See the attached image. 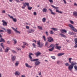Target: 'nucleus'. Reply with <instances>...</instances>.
Here are the masks:
<instances>
[{"mask_svg":"<svg viewBox=\"0 0 77 77\" xmlns=\"http://www.w3.org/2000/svg\"><path fill=\"white\" fill-rule=\"evenodd\" d=\"M22 4L23 5V6L25 7H26V6L28 7V10H29L30 11L32 9V7H30V6L29 5V3L28 2H25L24 3L23 2Z\"/></svg>","mask_w":77,"mask_h":77,"instance_id":"nucleus-1","label":"nucleus"},{"mask_svg":"<svg viewBox=\"0 0 77 77\" xmlns=\"http://www.w3.org/2000/svg\"><path fill=\"white\" fill-rule=\"evenodd\" d=\"M31 55H32V56H33V54L31 53H29V59H30L31 62H34V61H35V60H38V59H34L32 60V57L31 56Z\"/></svg>","mask_w":77,"mask_h":77,"instance_id":"nucleus-2","label":"nucleus"},{"mask_svg":"<svg viewBox=\"0 0 77 77\" xmlns=\"http://www.w3.org/2000/svg\"><path fill=\"white\" fill-rule=\"evenodd\" d=\"M69 27H70L71 29L72 30L74 31L75 32H77V30L75 29V28H74V27L71 24H69Z\"/></svg>","mask_w":77,"mask_h":77,"instance_id":"nucleus-3","label":"nucleus"},{"mask_svg":"<svg viewBox=\"0 0 77 77\" xmlns=\"http://www.w3.org/2000/svg\"><path fill=\"white\" fill-rule=\"evenodd\" d=\"M71 60H72V58H69V61L70 63H71L73 66L74 65H77V63H76V62L75 61H72L71 62Z\"/></svg>","mask_w":77,"mask_h":77,"instance_id":"nucleus-4","label":"nucleus"},{"mask_svg":"<svg viewBox=\"0 0 77 77\" xmlns=\"http://www.w3.org/2000/svg\"><path fill=\"white\" fill-rule=\"evenodd\" d=\"M38 59L37 60H35L34 61H36V62L35 63V65H36L37 66H38V65H40V63H41V62L39 61V59Z\"/></svg>","mask_w":77,"mask_h":77,"instance_id":"nucleus-5","label":"nucleus"},{"mask_svg":"<svg viewBox=\"0 0 77 77\" xmlns=\"http://www.w3.org/2000/svg\"><path fill=\"white\" fill-rule=\"evenodd\" d=\"M48 39V41L49 42H53L54 40L52 37L50 36L47 38Z\"/></svg>","mask_w":77,"mask_h":77,"instance_id":"nucleus-6","label":"nucleus"},{"mask_svg":"<svg viewBox=\"0 0 77 77\" xmlns=\"http://www.w3.org/2000/svg\"><path fill=\"white\" fill-rule=\"evenodd\" d=\"M74 66L71 63V65H69L68 67L69 70H70V71H71L72 69H73V68Z\"/></svg>","mask_w":77,"mask_h":77,"instance_id":"nucleus-7","label":"nucleus"},{"mask_svg":"<svg viewBox=\"0 0 77 77\" xmlns=\"http://www.w3.org/2000/svg\"><path fill=\"white\" fill-rule=\"evenodd\" d=\"M37 44L38 45V47L40 48H41L42 46L43 45V44L42 43L40 44V40L37 41Z\"/></svg>","mask_w":77,"mask_h":77,"instance_id":"nucleus-8","label":"nucleus"},{"mask_svg":"<svg viewBox=\"0 0 77 77\" xmlns=\"http://www.w3.org/2000/svg\"><path fill=\"white\" fill-rule=\"evenodd\" d=\"M74 41L75 42V45L74 46V47L75 48H77V38H75Z\"/></svg>","mask_w":77,"mask_h":77,"instance_id":"nucleus-9","label":"nucleus"},{"mask_svg":"<svg viewBox=\"0 0 77 77\" xmlns=\"http://www.w3.org/2000/svg\"><path fill=\"white\" fill-rule=\"evenodd\" d=\"M8 16L10 18H11V19H12L13 21H14V22H17V19L16 18H14V17L13 16H11L10 15L8 14Z\"/></svg>","mask_w":77,"mask_h":77,"instance_id":"nucleus-10","label":"nucleus"},{"mask_svg":"<svg viewBox=\"0 0 77 77\" xmlns=\"http://www.w3.org/2000/svg\"><path fill=\"white\" fill-rule=\"evenodd\" d=\"M27 32L29 33H33L34 32H35V30H34L33 29H32L31 28L30 29H29Z\"/></svg>","mask_w":77,"mask_h":77,"instance_id":"nucleus-11","label":"nucleus"},{"mask_svg":"<svg viewBox=\"0 0 77 77\" xmlns=\"http://www.w3.org/2000/svg\"><path fill=\"white\" fill-rule=\"evenodd\" d=\"M2 22H3L2 25L4 26H7V22H5V21L4 20H2Z\"/></svg>","mask_w":77,"mask_h":77,"instance_id":"nucleus-12","label":"nucleus"},{"mask_svg":"<svg viewBox=\"0 0 77 77\" xmlns=\"http://www.w3.org/2000/svg\"><path fill=\"white\" fill-rule=\"evenodd\" d=\"M35 54L37 57L39 56V55L41 54V53L39 52V51H38L36 53H35Z\"/></svg>","mask_w":77,"mask_h":77,"instance_id":"nucleus-13","label":"nucleus"},{"mask_svg":"<svg viewBox=\"0 0 77 77\" xmlns=\"http://www.w3.org/2000/svg\"><path fill=\"white\" fill-rule=\"evenodd\" d=\"M16 59V56H12L11 57V60L12 62H14Z\"/></svg>","mask_w":77,"mask_h":77,"instance_id":"nucleus-14","label":"nucleus"},{"mask_svg":"<svg viewBox=\"0 0 77 77\" xmlns=\"http://www.w3.org/2000/svg\"><path fill=\"white\" fill-rule=\"evenodd\" d=\"M11 28L13 30H14V31H15V32H16L17 33H19V34H20V32L16 30V29L14 28L13 27H11Z\"/></svg>","mask_w":77,"mask_h":77,"instance_id":"nucleus-15","label":"nucleus"},{"mask_svg":"<svg viewBox=\"0 0 77 77\" xmlns=\"http://www.w3.org/2000/svg\"><path fill=\"white\" fill-rule=\"evenodd\" d=\"M9 49H10V48L8 47H7L6 49L5 50V53H8V51L9 50Z\"/></svg>","mask_w":77,"mask_h":77,"instance_id":"nucleus-16","label":"nucleus"},{"mask_svg":"<svg viewBox=\"0 0 77 77\" xmlns=\"http://www.w3.org/2000/svg\"><path fill=\"white\" fill-rule=\"evenodd\" d=\"M25 65L26 66V67H27V68H31L32 67V66H30L29 65V64L27 63H25Z\"/></svg>","mask_w":77,"mask_h":77,"instance_id":"nucleus-17","label":"nucleus"},{"mask_svg":"<svg viewBox=\"0 0 77 77\" xmlns=\"http://www.w3.org/2000/svg\"><path fill=\"white\" fill-rule=\"evenodd\" d=\"M15 75H19L20 74V72L18 71H16L14 73Z\"/></svg>","mask_w":77,"mask_h":77,"instance_id":"nucleus-18","label":"nucleus"},{"mask_svg":"<svg viewBox=\"0 0 77 77\" xmlns=\"http://www.w3.org/2000/svg\"><path fill=\"white\" fill-rule=\"evenodd\" d=\"M7 33L8 34H11V30L9 29H7Z\"/></svg>","mask_w":77,"mask_h":77,"instance_id":"nucleus-19","label":"nucleus"},{"mask_svg":"<svg viewBox=\"0 0 77 77\" xmlns=\"http://www.w3.org/2000/svg\"><path fill=\"white\" fill-rule=\"evenodd\" d=\"M61 33H63V32H65V33H66L67 32L66 30L65 29H62V30L61 31Z\"/></svg>","mask_w":77,"mask_h":77,"instance_id":"nucleus-20","label":"nucleus"},{"mask_svg":"<svg viewBox=\"0 0 77 77\" xmlns=\"http://www.w3.org/2000/svg\"><path fill=\"white\" fill-rule=\"evenodd\" d=\"M49 10L50 11L51 13V14H52V15H55V13H54L53 12V11H52V10L51 9H49Z\"/></svg>","mask_w":77,"mask_h":77,"instance_id":"nucleus-21","label":"nucleus"},{"mask_svg":"<svg viewBox=\"0 0 77 77\" xmlns=\"http://www.w3.org/2000/svg\"><path fill=\"white\" fill-rule=\"evenodd\" d=\"M54 46H53V47H52V48H51L49 49V51H53V50H54Z\"/></svg>","mask_w":77,"mask_h":77,"instance_id":"nucleus-22","label":"nucleus"},{"mask_svg":"<svg viewBox=\"0 0 77 77\" xmlns=\"http://www.w3.org/2000/svg\"><path fill=\"white\" fill-rule=\"evenodd\" d=\"M65 54V53H60L58 54V56H62V55H63Z\"/></svg>","mask_w":77,"mask_h":77,"instance_id":"nucleus-23","label":"nucleus"},{"mask_svg":"<svg viewBox=\"0 0 77 77\" xmlns=\"http://www.w3.org/2000/svg\"><path fill=\"white\" fill-rule=\"evenodd\" d=\"M51 29L52 30H54V31H57V29L56 28H51Z\"/></svg>","mask_w":77,"mask_h":77,"instance_id":"nucleus-24","label":"nucleus"},{"mask_svg":"<svg viewBox=\"0 0 77 77\" xmlns=\"http://www.w3.org/2000/svg\"><path fill=\"white\" fill-rule=\"evenodd\" d=\"M37 27L38 29H39V30H42V26H38Z\"/></svg>","mask_w":77,"mask_h":77,"instance_id":"nucleus-25","label":"nucleus"},{"mask_svg":"<svg viewBox=\"0 0 77 77\" xmlns=\"http://www.w3.org/2000/svg\"><path fill=\"white\" fill-rule=\"evenodd\" d=\"M73 15L74 16H76L77 17V12L75 11L73 12Z\"/></svg>","mask_w":77,"mask_h":77,"instance_id":"nucleus-26","label":"nucleus"},{"mask_svg":"<svg viewBox=\"0 0 77 77\" xmlns=\"http://www.w3.org/2000/svg\"><path fill=\"white\" fill-rule=\"evenodd\" d=\"M56 12H58V13H60V14H62V11H59V10H57V9H56Z\"/></svg>","mask_w":77,"mask_h":77,"instance_id":"nucleus-27","label":"nucleus"},{"mask_svg":"<svg viewBox=\"0 0 77 77\" xmlns=\"http://www.w3.org/2000/svg\"><path fill=\"white\" fill-rule=\"evenodd\" d=\"M57 47H56V49H57L58 50H60V48H61V46H57Z\"/></svg>","mask_w":77,"mask_h":77,"instance_id":"nucleus-28","label":"nucleus"},{"mask_svg":"<svg viewBox=\"0 0 77 77\" xmlns=\"http://www.w3.org/2000/svg\"><path fill=\"white\" fill-rule=\"evenodd\" d=\"M19 61H17L15 63V66H18L19 64Z\"/></svg>","mask_w":77,"mask_h":77,"instance_id":"nucleus-29","label":"nucleus"},{"mask_svg":"<svg viewBox=\"0 0 77 77\" xmlns=\"http://www.w3.org/2000/svg\"><path fill=\"white\" fill-rule=\"evenodd\" d=\"M47 9L45 8H44L43 9L42 11L43 12H47Z\"/></svg>","mask_w":77,"mask_h":77,"instance_id":"nucleus-30","label":"nucleus"},{"mask_svg":"<svg viewBox=\"0 0 77 77\" xmlns=\"http://www.w3.org/2000/svg\"><path fill=\"white\" fill-rule=\"evenodd\" d=\"M60 36H62V37L66 38V36H65V35L64 34H63L62 33H60Z\"/></svg>","mask_w":77,"mask_h":77,"instance_id":"nucleus-31","label":"nucleus"},{"mask_svg":"<svg viewBox=\"0 0 77 77\" xmlns=\"http://www.w3.org/2000/svg\"><path fill=\"white\" fill-rule=\"evenodd\" d=\"M0 45L3 48V49H5V47H4V46H3V43H1L0 44Z\"/></svg>","mask_w":77,"mask_h":77,"instance_id":"nucleus-32","label":"nucleus"},{"mask_svg":"<svg viewBox=\"0 0 77 77\" xmlns=\"http://www.w3.org/2000/svg\"><path fill=\"white\" fill-rule=\"evenodd\" d=\"M51 6L52 7V8H54V9H58L59 8H58L57 7H56L54 6L53 5H51Z\"/></svg>","mask_w":77,"mask_h":77,"instance_id":"nucleus-33","label":"nucleus"},{"mask_svg":"<svg viewBox=\"0 0 77 77\" xmlns=\"http://www.w3.org/2000/svg\"><path fill=\"white\" fill-rule=\"evenodd\" d=\"M69 33L70 35H75V33L71 32H69Z\"/></svg>","mask_w":77,"mask_h":77,"instance_id":"nucleus-34","label":"nucleus"},{"mask_svg":"<svg viewBox=\"0 0 77 77\" xmlns=\"http://www.w3.org/2000/svg\"><path fill=\"white\" fill-rule=\"evenodd\" d=\"M13 41H14L15 44H17V40H16V39H15V38H13Z\"/></svg>","mask_w":77,"mask_h":77,"instance_id":"nucleus-35","label":"nucleus"},{"mask_svg":"<svg viewBox=\"0 0 77 77\" xmlns=\"http://www.w3.org/2000/svg\"><path fill=\"white\" fill-rule=\"evenodd\" d=\"M45 20H46V19H45V18H43L42 19V22L43 23H45Z\"/></svg>","mask_w":77,"mask_h":77,"instance_id":"nucleus-36","label":"nucleus"},{"mask_svg":"<svg viewBox=\"0 0 77 77\" xmlns=\"http://www.w3.org/2000/svg\"><path fill=\"white\" fill-rule=\"evenodd\" d=\"M42 38H43V39H44V41H46V39L45 38V35L43 36L42 37Z\"/></svg>","mask_w":77,"mask_h":77,"instance_id":"nucleus-37","label":"nucleus"},{"mask_svg":"<svg viewBox=\"0 0 77 77\" xmlns=\"http://www.w3.org/2000/svg\"><path fill=\"white\" fill-rule=\"evenodd\" d=\"M65 66H69V64L68 63H66L65 64Z\"/></svg>","mask_w":77,"mask_h":77,"instance_id":"nucleus-38","label":"nucleus"},{"mask_svg":"<svg viewBox=\"0 0 77 77\" xmlns=\"http://www.w3.org/2000/svg\"><path fill=\"white\" fill-rule=\"evenodd\" d=\"M51 57L52 59H54V60H55V59H56V57H55L54 56H51Z\"/></svg>","mask_w":77,"mask_h":77,"instance_id":"nucleus-39","label":"nucleus"},{"mask_svg":"<svg viewBox=\"0 0 77 77\" xmlns=\"http://www.w3.org/2000/svg\"><path fill=\"white\" fill-rule=\"evenodd\" d=\"M23 45H24V46L25 45H28V44H27V43L25 42H23Z\"/></svg>","mask_w":77,"mask_h":77,"instance_id":"nucleus-40","label":"nucleus"},{"mask_svg":"<svg viewBox=\"0 0 77 77\" xmlns=\"http://www.w3.org/2000/svg\"><path fill=\"white\" fill-rule=\"evenodd\" d=\"M16 50H18V51L21 50V48H17Z\"/></svg>","mask_w":77,"mask_h":77,"instance_id":"nucleus-41","label":"nucleus"},{"mask_svg":"<svg viewBox=\"0 0 77 77\" xmlns=\"http://www.w3.org/2000/svg\"><path fill=\"white\" fill-rule=\"evenodd\" d=\"M1 29H3V30H5V32H6V29L4 27H2L1 28Z\"/></svg>","mask_w":77,"mask_h":77,"instance_id":"nucleus-42","label":"nucleus"},{"mask_svg":"<svg viewBox=\"0 0 77 77\" xmlns=\"http://www.w3.org/2000/svg\"><path fill=\"white\" fill-rule=\"evenodd\" d=\"M32 45L33 47H34V48H36V45H35V43H33Z\"/></svg>","mask_w":77,"mask_h":77,"instance_id":"nucleus-43","label":"nucleus"},{"mask_svg":"<svg viewBox=\"0 0 77 77\" xmlns=\"http://www.w3.org/2000/svg\"><path fill=\"white\" fill-rule=\"evenodd\" d=\"M50 34H53V33H54V32H53V31L51 30V31L50 32Z\"/></svg>","mask_w":77,"mask_h":77,"instance_id":"nucleus-44","label":"nucleus"},{"mask_svg":"<svg viewBox=\"0 0 77 77\" xmlns=\"http://www.w3.org/2000/svg\"><path fill=\"white\" fill-rule=\"evenodd\" d=\"M49 1L51 3H53V0H49Z\"/></svg>","mask_w":77,"mask_h":77,"instance_id":"nucleus-45","label":"nucleus"},{"mask_svg":"<svg viewBox=\"0 0 77 77\" xmlns=\"http://www.w3.org/2000/svg\"><path fill=\"white\" fill-rule=\"evenodd\" d=\"M12 52L13 53H17V52L14 50H12Z\"/></svg>","mask_w":77,"mask_h":77,"instance_id":"nucleus-46","label":"nucleus"},{"mask_svg":"<svg viewBox=\"0 0 77 77\" xmlns=\"http://www.w3.org/2000/svg\"><path fill=\"white\" fill-rule=\"evenodd\" d=\"M54 45L53 44H51L50 46H49V47H54Z\"/></svg>","mask_w":77,"mask_h":77,"instance_id":"nucleus-47","label":"nucleus"},{"mask_svg":"<svg viewBox=\"0 0 77 77\" xmlns=\"http://www.w3.org/2000/svg\"><path fill=\"white\" fill-rule=\"evenodd\" d=\"M15 1H16V2H17V3H20V1L19 0H15Z\"/></svg>","mask_w":77,"mask_h":77,"instance_id":"nucleus-48","label":"nucleus"},{"mask_svg":"<svg viewBox=\"0 0 77 77\" xmlns=\"http://www.w3.org/2000/svg\"><path fill=\"white\" fill-rule=\"evenodd\" d=\"M70 22L71 24H74V22H73L72 20H70Z\"/></svg>","mask_w":77,"mask_h":77,"instance_id":"nucleus-49","label":"nucleus"},{"mask_svg":"<svg viewBox=\"0 0 77 77\" xmlns=\"http://www.w3.org/2000/svg\"><path fill=\"white\" fill-rule=\"evenodd\" d=\"M45 33H46L47 36H48V32L46 31L45 32Z\"/></svg>","mask_w":77,"mask_h":77,"instance_id":"nucleus-50","label":"nucleus"},{"mask_svg":"<svg viewBox=\"0 0 77 77\" xmlns=\"http://www.w3.org/2000/svg\"><path fill=\"white\" fill-rule=\"evenodd\" d=\"M26 28L27 29H29V26H26Z\"/></svg>","mask_w":77,"mask_h":77,"instance_id":"nucleus-51","label":"nucleus"},{"mask_svg":"<svg viewBox=\"0 0 77 77\" xmlns=\"http://www.w3.org/2000/svg\"><path fill=\"white\" fill-rule=\"evenodd\" d=\"M2 48H1L0 47V52H2Z\"/></svg>","mask_w":77,"mask_h":77,"instance_id":"nucleus-52","label":"nucleus"},{"mask_svg":"<svg viewBox=\"0 0 77 77\" xmlns=\"http://www.w3.org/2000/svg\"><path fill=\"white\" fill-rule=\"evenodd\" d=\"M48 42H47L45 44V45H48Z\"/></svg>","mask_w":77,"mask_h":77,"instance_id":"nucleus-53","label":"nucleus"},{"mask_svg":"<svg viewBox=\"0 0 77 77\" xmlns=\"http://www.w3.org/2000/svg\"><path fill=\"white\" fill-rule=\"evenodd\" d=\"M60 61L59 60V61H58L57 62V64H59V63H60Z\"/></svg>","mask_w":77,"mask_h":77,"instance_id":"nucleus-54","label":"nucleus"},{"mask_svg":"<svg viewBox=\"0 0 77 77\" xmlns=\"http://www.w3.org/2000/svg\"><path fill=\"white\" fill-rule=\"evenodd\" d=\"M59 45V44H56V47H58Z\"/></svg>","mask_w":77,"mask_h":77,"instance_id":"nucleus-55","label":"nucleus"},{"mask_svg":"<svg viewBox=\"0 0 77 77\" xmlns=\"http://www.w3.org/2000/svg\"><path fill=\"white\" fill-rule=\"evenodd\" d=\"M63 1L64 2V3L65 4H66V1H65V0H63Z\"/></svg>","mask_w":77,"mask_h":77,"instance_id":"nucleus-56","label":"nucleus"},{"mask_svg":"<svg viewBox=\"0 0 77 77\" xmlns=\"http://www.w3.org/2000/svg\"><path fill=\"white\" fill-rule=\"evenodd\" d=\"M7 42L8 44H10V41H7Z\"/></svg>","mask_w":77,"mask_h":77,"instance_id":"nucleus-57","label":"nucleus"},{"mask_svg":"<svg viewBox=\"0 0 77 77\" xmlns=\"http://www.w3.org/2000/svg\"><path fill=\"white\" fill-rule=\"evenodd\" d=\"M22 47L23 48H25V46H24V45H23V46H22Z\"/></svg>","mask_w":77,"mask_h":77,"instance_id":"nucleus-58","label":"nucleus"},{"mask_svg":"<svg viewBox=\"0 0 77 77\" xmlns=\"http://www.w3.org/2000/svg\"><path fill=\"white\" fill-rule=\"evenodd\" d=\"M33 14H34V15H36V13L35 12H34V13H33Z\"/></svg>","mask_w":77,"mask_h":77,"instance_id":"nucleus-59","label":"nucleus"},{"mask_svg":"<svg viewBox=\"0 0 77 77\" xmlns=\"http://www.w3.org/2000/svg\"><path fill=\"white\" fill-rule=\"evenodd\" d=\"M5 12H6V11H5V10H4L2 11V13H4V14H5Z\"/></svg>","mask_w":77,"mask_h":77,"instance_id":"nucleus-60","label":"nucleus"},{"mask_svg":"<svg viewBox=\"0 0 77 77\" xmlns=\"http://www.w3.org/2000/svg\"><path fill=\"white\" fill-rule=\"evenodd\" d=\"M25 7L24 6H23L22 7V9H25Z\"/></svg>","mask_w":77,"mask_h":77,"instance_id":"nucleus-61","label":"nucleus"},{"mask_svg":"<svg viewBox=\"0 0 77 77\" xmlns=\"http://www.w3.org/2000/svg\"><path fill=\"white\" fill-rule=\"evenodd\" d=\"M4 32V31L3 30H0V32Z\"/></svg>","mask_w":77,"mask_h":77,"instance_id":"nucleus-62","label":"nucleus"},{"mask_svg":"<svg viewBox=\"0 0 77 77\" xmlns=\"http://www.w3.org/2000/svg\"><path fill=\"white\" fill-rule=\"evenodd\" d=\"M38 74H39V75H41V72H39Z\"/></svg>","mask_w":77,"mask_h":77,"instance_id":"nucleus-63","label":"nucleus"},{"mask_svg":"<svg viewBox=\"0 0 77 77\" xmlns=\"http://www.w3.org/2000/svg\"><path fill=\"white\" fill-rule=\"evenodd\" d=\"M21 77H26L25 75H21Z\"/></svg>","mask_w":77,"mask_h":77,"instance_id":"nucleus-64","label":"nucleus"}]
</instances>
